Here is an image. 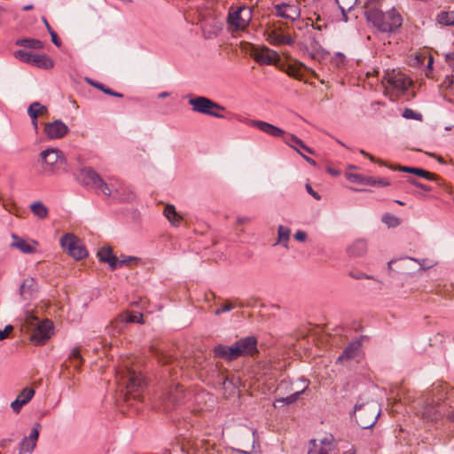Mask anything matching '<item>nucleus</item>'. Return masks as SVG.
I'll return each instance as SVG.
<instances>
[{
    "label": "nucleus",
    "instance_id": "46",
    "mask_svg": "<svg viewBox=\"0 0 454 454\" xmlns=\"http://www.w3.org/2000/svg\"><path fill=\"white\" fill-rule=\"evenodd\" d=\"M91 84L93 86H95L96 88L99 89L100 90H102L103 92H105L106 94H108V95H111V96H114V97H117V98H122V94L121 93L115 92V91L112 90L109 88H106L105 85H103V84H101L99 82H91Z\"/></svg>",
    "mask_w": 454,
    "mask_h": 454
},
{
    "label": "nucleus",
    "instance_id": "26",
    "mask_svg": "<svg viewBox=\"0 0 454 454\" xmlns=\"http://www.w3.org/2000/svg\"><path fill=\"white\" fill-rule=\"evenodd\" d=\"M99 261L107 262L112 270L118 267L117 257L113 254L111 247H102L98 252Z\"/></svg>",
    "mask_w": 454,
    "mask_h": 454
},
{
    "label": "nucleus",
    "instance_id": "50",
    "mask_svg": "<svg viewBox=\"0 0 454 454\" xmlns=\"http://www.w3.org/2000/svg\"><path fill=\"white\" fill-rule=\"evenodd\" d=\"M408 182L411 184V185H414L419 189H422L424 191H427V192H429L431 191V188L428 187L427 185L419 182L418 180L414 179V178H409L408 179Z\"/></svg>",
    "mask_w": 454,
    "mask_h": 454
},
{
    "label": "nucleus",
    "instance_id": "8",
    "mask_svg": "<svg viewBox=\"0 0 454 454\" xmlns=\"http://www.w3.org/2000/svg\"><path fill=\"white\" fill-rule=\"evenodd\" d=\"M253 17V9L251 7L231 6L228 12V23L234 27L236 30L246 29L251 22Z\"/></svg>",
    "mask_w": 454,
    "mask_h": 454
},
{
    "label": "nucleus",
    "instance_id": "30",
    "mask_svg": "<svg viewBox=\"0 0 454 454\" xmlns=\"http://www.w3.org/2000/svg\"><path fill=\"white\" fill-rule=\"evenodd\" d=\"M163 214L174 226H179L183 221V217L176 212V207L173 205H167L164 208Z\"/></svg>",
    "mask_w": 454,
    "mask_h": 454
},
{
    "label": "nucleus",
    "instance_id": "55",
    "mask_svg": "<svg viewBox=\"0 0 454 454\" xmlns=\"http://www.w3.org/2000/svg\"><path fill=\"white\" fill-rule=\"evenodd\" d=\"M50 35L51 37V42L57 46L59 47L61 45V40L58 36L57 33L53 31H50Z\"/></svg>",
    "mask_w": 454,
    "mask_h": 454
},
{
    "label": "nucleus",
    "instance_id": "33",
    "mask_svg": "<svg viewBox=\"0 0 454 454\" xmlns=\"http://www.w3.org/2000/svg\"><path fill=\"white\" fill-rule=\"evenodd\" d=\"M309 22H310V25L314 29L318 31L328 28V22L317 12H314L312 17L308 18V22L306 24L309 25Z\"/></svg>",
    "mask_w": 454,
    "mask_h": 454
},
{
    "label": "nucleus",
    "instance_id": "11",
    "mask_svg": "<svg viewBox=\"0 0 454 454\" xmlns=\"http://www.w3.org/2000/svg\"><path fill=\"white\" fill-rule=\"evenodd\" d=\"M182 449L187 454H219L215 450V443L205 439L188 440L183 444Z\"/></svg>",
    "mask_w": 454,
    "mask_h": 454
},
{
    "label": "nucleus",
    "instance_id": "4",
    "mask_svg": "<svg viewBox=\"0 0 454 454\" xmlns=\"http://www.w3.org/2000/svg\"><path fill=\"white\" fill-rule=\"evenodd\" d=\"M123 370L119 372L121 384L126 387L127 398H133L135 400H141L140 391L145 387V381L141 372L138 371L130 361H123Z\"/></svg>",
    "mask_w": 454,
    "mask_h": 454
},
{
    "label": "nucleus",
    "instance_id": "5",
    "mask_svg": "<svg viewBox=\"0 0 454 454\" xmlns=\"http://www.w3.org/2000/svg\"><path fill=\"white\" fill-rule=\"evenodd\" d=\"M422 416L428 420H437L446 416L454 421V392L449 393L445 400L441 401L438 398L427 403L422 411Z\"/></svg>",
    "mask_w": 454,
    "mask_h": 454
},
{
    "label": "nucleus",
    "instance_id": "49",
    "mask_svg": "<svg viewBox=\"0 0 454 454\" xmlns=\"http://www.w3.org/2000/svg\"><path fill=\"white\" fill-rule=\"evenodd\" d=\"M235 308V304L227 301L221 308L217 309L215 312V315H220L223 312H227Z\"/></svg>",
    "mask_w": 454,
    "mask_h": 454
},
{
    "label": "nucleus",
    "instance_id": "6",
    "mask_svg": "<svg viewBox=\"0 0 454 454\" xmlns=\"http://www.w3.org/2000/svg\"><path fill=\"white\" fill-rule=\"evenodd\" d=\"M380 414V407L375 401L356 403L354 409V418L362 428H370L377 421Z\"/></svg>",
    "mask_w": 454,
    "mask_h": 454
},
{
    "label": "nucleus",
    "instance_id": "63",
    "mask_svg": "<svg viewBox=\"0 0 454 454\" xmlns=\"http://www.w3.org/2000/svg\"><path fill=\"white\" fill-rule=\"evenodd\" d=\"M301 155L303 157V159H304L307 162H309V164H311L312 166H316V164H317V163H316V161H315L313 159H311V158H309V157H308V156H306V155H303V154H301Z\"/></svg>",
    "mask_w": 454,
    "mask_h": 454
},
{
    "label": "nucleus",
    "instance_id": "53",
    "mask_svg": "<svg viewBox=\"0 0 454 454\" xmlns=\"http://www.w3.org/2000/svg\"><path fill=\"white\" fill-rule=\"evenodd\" d=\"M155 355L158 356V360L162 364L170 363L171 357L164 355L162 352L160 353L158 350H155Z\"/></svg>",
    "mask_w": 454,
    "mask_h": 454
},
{
    "label": "nucleus",
    "instance_id": "57",
    "mask_svg": "<svg viewBox=\"0 0 454 454\" xmlns=\"http://www.w3.org/2000/svg\"><path fill=\"white\" fill-rule=\"evenodd\" d=\"M306 238H307V234L304 232V231H298L295 234H294V239L298 241H301V242H303L306 240Z\"/></svg>",
    "mask_w": 454,
    "mask_h": 454
},
{
    "label": "nucleus",
    "instance_id": "25",
    "mask_svg": "<svg viewBox=\"0 0 454 454\" xmlns=\"http://www.w3.org/2000/svg\"><path fill=\"white\" fill-rule=\"evenodd\" d=\"M123 324V323H139L143 324V314L138 312H129L126 311L125 313L120 314L118 317L112 322V325H117V324Z\"/></svg>",
    "mask_w": 454,
    "mask_h": 454
},
{
    "label": "nucleus",
    "instance_id": "23",
    "mask_svg": "<svg viewBox=\"0 0 454 454\" xmlns=\"http://www.w3.org/2000/svg\"><path fill=\"white\" fill-rule=\"evenodd\" d=\"M398 169L399 171H402V172H404V173H411V174H414L418 176H420V177H423V178H426L427 180H438L439 179V176L434 173H431L427 170H425L423 168H412V167H405V166H398V168H396Z\"/></svg>",
    "mask_w": 454,
    "mask_h": 454
},
{
    "label": "nucleus",
    "instance_id": "19",
    "mask_svg": "<svg viewBox=\"0 0 454 454\" xmlns=\"http://www.w3.org/2000/svg\"><path fill=\"white\" fill-rule=\"evenodd\" d=\"M184 397L183 387L179 384L175 385L167 393L163 399L165 411H170L175 405L178 404Z\"/></svg>",
    "mask_w": 454,
    "mask_h": 454
},
{
    "label": "nucleus",
    "instance_id": "7",
    "mask_svg": "<svg viewBox=\"0 0 454 454\" xmlns=\"http://www.w3.org/2000/svg\"><path fill=\"white\" fill-rule=\"evenodd\" d=\"M386 90L392 95L399 97L403 95L408 88L411 85V80L403 73H387L382 81Z\"/></svg>",
    "mask_w": 454,
    "mask_h": 454
},
{
    "label": "nucleus",
    "instance_id": "52",
    "mask_svg": "<svg viewBox=\"0 0 454 454\" xmlns=\"http://www.w3.org/2000/svg\"><path fill=\"white\" fill-rule=\"evenodd\" d=\"M37 321V317L32 311H27L26 314L25 322L27 325H33Z\"/></svg>",
    "mask_w": 454,
    "mask_h": 454
},
{
    "label": "nucleus",
    "instance_id": "31",
    "mask_svg": "<svg viewBox=\"0 0 454 454\" xmlns=\"http://www.w3.org/2000/svg\"><path fill=\"white\" fill-rule=\"evenodd\" d=\"M82 364L83 359L82 357L79 348H73L70 353L68 361L66 362L67 367L72 366L75 371H79Z\"/></svg>",
    "mask_w": 454,
    "mask_h": 454
},
{
    "label": "nucleus",
    "instance_id": "22",
    "mask_svg": "<svg viewBox=\"0 0 454 454\" xmlns=\"http://www.w3.org/2000/svg\"><path fill=\"white\" fill-rule=\"evenodd\" d=\"M39 436V431L36 427H34L31 430V433L28 437H24L22 442L20 444V453H27L31 452L35 445Z\"/></svg>",
    "mask_w": 454,
    "mask_h": 454
},
{
    "label": "nucleus",
    "instance_id": "14",
    "mask_svg": "<svg viewBox=\"0 0 454 454\" xmlns=\"http://www.w3.org/2000/svg\"><path fill=\"white\" fill-rule=\"evenodd\" d=\"M335 448L333 435H326L319 440H311L308 454H329Z\"/></svg>",
    "mask_w": 454,
    "mask_h": 454
},
{
    "label": "nucleus",
    "instance_id": "47",
    "mask_svg": "<svg viewBox=\"0 0 454 454\" xmlns=\"http://www.w3.org/2000/svg\"><path fill=\"white\" fill-rule=\"evenodd\" d=\"M309 45L311 48V50L317 53H318L322 51V45L320 43V40L316 38L315 36H312L311 38H309Z\"/></svg>",
    "mask_w": 454,
    "mask_h": 454
},
{
    "label": "nucleus",
    "instance_id": "54",
    "mask_svg": "<svg viewBox=\"0 0 454 454\" xmlns=\"http://www.w3.org/2000/svg\"><path fill=\"white\" fill-rule=\"evenodd\" d=\"M445 61L448 66L454 71V52L445 54Z\"/></svg>",
    "mask_w": 454,
    "mask_h": 454
},
{
    "label": "nucleus",
    "instance_id": "45",
    "mask_svg": "<svg viewBox=\"0 0 454 454\" xmlns=\"http://www.w3.org/2000/svg\"><path fill=\"white\" fill-rule=\"evenodd\" d=\"M342 13L345 15L346 11H350L357 3V0H336Z\"/></svg>",
    "mask_w": 454,
    "mask_h": 454
},
{
    "label": "nucleus",
    "instance_id": "2",
    "mask_svg": "<svg viewBox=\"0 0 454 454\" xmlns=\"http://www.w3.org/2000/svg\"><path fill=\"white\" fill-rule=\"evenodd\" d=\"M80 183L90 190L94 191L97 194H103L107 198L114 200H130L133 194H124L123 187L120 184L112 188L105 180L91 168H83L79 171Z\"/></svg>",
    "mask_w": 454,
    "mask_h": 454
},
{
    "label": "nucleus",
    "instance_id": "43",
    "mask_svg": "<svg viewBox=\"0 0 454 454\" xmlns=\"http://www.w3.org/2000/svg\"><path fill=\"white\" fill-rule=\"evenodd\" d=\"M366 251V243L363 240L356 241L350 247L349 253L353 255H361Z\"/></svg>",
    "mask_w": 454,
    "mask_h": 454
},
{
    "label": "nucleus",
    "instance_id": "58",
    "mask_svg": "<svg viewBox=\"0 0 454 454\" xmlns=\"http://www.w3.org/2000/svg\"><path fill=\"white\" fill-rule=\"evenodd\" d=\"M349 276H351L352 278H356V279H361V278H370L368 276H366L365 274H357V273H353L352 271L349 273Z\"/></svg>",
    "mask_w": 454,
    "mask_h": 454
},
{
    "label": "nucleus",
    "instance_id": "18",
    "mask_svg": "<svg viewBox=\"0 0 454 454\" xmlns=\"http://www.w3.org/2000/svg\"><path fill=\"white\" fill-rule=\"evenodd\" d=\"M252 56L256 62L262 65H270L278 59L277 52L267 47L254 48Z\"/></svg>",
    "mask_w": 454,
    "mask_h": 454
},
{
    "label": "nucleus",
    "instance_id": "40",
    "mask_svg": "<svg viewBox=\"0 0 454 454\" xmlns=\"http://www.w3.org/2000/svg\"><path fill=\"white\" fill-rule=\"evenodd\" d=\"M16 44L30 49H42L43 47V42L38 39H20L17 41Z\"/></svg>",
    "mask_w": 454,
    "mask_h": 454
},
{
    "label": "nucleus",
    "instance_id": "15",
    "mask_svg": "<svg viewBox=\"0 0 454 454\" xmlns=\"http://www.w3.org/2000/svg\"><path fill=\"white\" fill-rule=\"evenodd\" d=\"M276 15L286 20L294 21L301 16V10L297 4L282 3L274 6Z\"/></svg>",
    "mask_w": 454,
    "mask_h": 454
},
{
    "label": "nucleus",
    "instance_id": "36",
    "mask_svg": "<svg viewBox=\"0 0 454 454\" xmlns=\"http://www.w3.org/2000/svg\"><path fill=\"white\" fill-rule=\"evenodd\" d=\"M32 213L40 219H44L48 216V208L41 202L35 201L30 205Z\"/></svg>",
    "mask_w": 454,
    "mask_h": 454
},
{
    "label": "nucleus",
    "instance_id": "62",
    "mask_svg": "<svg viewBox=\"0 0 454 454\" xmlns=\"http://www.w3.org/2000/svg\"><path fill=\"white\" fill-rule=\"evenodd\" d=\"M290 140L294 143H295L297 145H299L300 144H301V140L300 138H298L297 137H295L294 135H290Z\"/></svg>",
    "mask_w": 454,
    "mask_h": 454
},
{
    "label": "nucleus",
    "instance_id": "1",
    "mask_svg": "<svg viewBox=\"0 0 454 454\" xmlns=\"http://www.w3.org/2000/svg\"><path fill=\"white\" fill-rule=\"evenodd\" d=\"M364 17L379 32L392 34L403 25V17L393 8L386 12L380 9L379 0H369L364 4Z\"/></svg>",
    "mask_w": 454,
    "mask_h": 454
},
{
    "label": "nucleus",
    "instance_id": "41",
    "mask_svg": "<svg viewBox=\"0 0 454 454\" xmlns=\"http://www.w3.org/2000/svg\"><path fill=\"white\" fill-rule=\"evenodd\" d=\"M139 261L140 258L135 256L121 255V258H117L118 267L134 266L137 265Z\"/></svg>",
    "mask_w": 454,
    "mask_h": 454
},
{
    "label": "nucleus",
    "instance_id": "44",
    "mask_svg": "<svg viewBox=\"0 0 454 454\" xmlns=\"http://www.w3.org/2000/svg\"><path fill=\"white\" fill-rule=\"evenodd\" d=\"M14 57L22 62L31 64L34 54L25 50H18L14 52Z\"/></svg>",
    "mask_w": 454,
    "mask_h": 454
},
{
    "label": "nucleus",
    "instance_id": "13",
    "mask_svg": "<svg viewBox=\"0 0 454 454\" xmlns=\"http://www.w3.org/2000/svg\"><path fill=\"white\" fill-rule=\"evenodd\" d=\"M42 163L45 170H52L58 164L66 161L63 153L57 148H49L40 153Z\"/></svg>",
    "mask_w": 454,
    "mask_h": 454
},
{
    "label": "nucleus",
    "instance_id": "28",
    "mask_svg": "<svg viewBox=\"0 0 454 454\" xmlns=\"http://www.w3.org/2000/svg\"><path fill=\"white\" fill-rule=\"evenodd\" d=\"M37 286L35 280L33 278H27L22 282L20 293L24 298L30 297L35 292H36Z\"/></svg>",
    "mask_w": 454,
    "mask_h": 454
},
{
    "label": "nucleus",
    "instance_id": "9",
    "mask_svg": "<svg viewBox=\"0 0 454 454\" xmlns=\"http://www.w3.org/2000/svg\"><path fill=\"white\" fill-rule=\"evenodd\" d=\"M189 104L192 106V110L196 113L211 115L217 118H224V116L216 111H224L225 108L213 100L205 97H197L191 98Z\"/></svg>",
    "mask_w": 454,
    "mask_h": 454
},
{
    "label": "nucleus",
    "instance_id": "29",
    "mask_svg": "<svg viewBox=\"0 0 454 454\" xmlns=\"http://www.w3.org/2000/svg\"><path fill=\"white\" fill-rule=\"evenodd\" d=\"M13 242L12 243V247L18 248L24 254H33L35 252V247L30 245L25 239L18 237L17 235H12Z\"/></svg>",
    "mask_w": 454,
    "mask_h": 454
},
{
    "label": "nucleus",
    "instance_id": "20",
    "mask_svg": "<svg viewBox=\"0 0 454 454\" xmlns=\"http://www.w3.org/2000/svg\"><path fill=\"white\" fill-rule=\"evenodd\" d=\"M35 390L32 387H25L18 395L17 398L11 403V407L15 413H19L23 405L27 404L34 396Z\"/></svg>",
    "mask_w": 454,
    "mask_h": 454
},
{
    "label": "nucleus",
    "instance_id": "51",
    "mask_svg": "<svg viewBox=\"0 0 454 454\" xmlns=\"http://www.w3.org/2000/svg\"><path fill=\"white\" fill-rule=\"evenodd\" d=\"M12 331L13 326L11 325H6L4 330L0 329V340L6 339Z\"/></svg>",
    "mask_w": 454,
    "mask_h": 454
},
{
    "label": "nucleus",
    "instance_id": "48",
    "mask_svg": "<svg viewBox=\"0 0 454 454\" xmlns=\"http://www.w3.org/2000/svg\"><path fill=\"white\" fill-rule=\"evenodd\" d=\"M403 116L406 119L421 120V114L414 112L412 109L405 108Z\"/></svg>",
    "mask_w": 454,
    "mask_h": 454
},
{
    "label": "nucleus",
    "instance_id": "56",
    "mask_svg": "<svg viewBox=\"0 0 454 454\" xmlns=\"http://www.w3.org/2000/svg\"><path fill=\"white\" fill-rule=\"evenodd\" d=\"M306 190L317 200H319L321 199L320 195L312 189V187H311V185L309 184H306Z\"/></svg>",
    "mask_w": 454,
    "mask_h": 454
},
{
    "label": "nucleus",
    "instance_id": "12",
    "mask_svg": "<svg viewBox=\"0 0 454 454\" xmlns=\"http://www.w3.org/2000/svg\"><path fill=\"white\" fill-rule=\"evenodd\" d=\"M53 327V323L51 320L44 319L41 321L36 325L31 334V341L36 346L43 345L52 335Z\"/></svg>",
    "mask_w": 454,
    "mask_h": 454
},
{
    "label": "nucleus",
    "instance_id": "64",
    "mask_svg": "<svg viewBox=\"0 0 454 454\" xmlns=\"http://www.w3.org/2000/svg\"><path fill=\"white\" fill-rule=\"evenodd\" d=\"M342 454H356V450L353 447H350L348 450H345Z\"/></svg>",
    "mask_w": 454,
    "mask_h": 454
},
{
    "label": "nucleus",
    "instance_id": "39",
    "mask_svg": "<svg viewBox=\"0 0 454 454\" xmlns=\"http://www.w3.org/2000/svg\"><path fill=\"white\" fill-rule=\"evenodd\" d=\"M291 231L289 228L283 225H279L278 228V241L277 243H283L287 247V242L289 240Z\"/></svg>",
    "mask_w": 454,
    "mask_h": 454
},
{
    "label": "nucleus",
    "instance_id": "21",
    "mask_svg": "<svg viewBox=\"0 0 454 454\" xmlns=\"http://www.w3.org/2000/svg\"><path fill=\"white\" fill-rule=\"evenodd\" d=\"M250 124L255 128H257L258 129H260L261 131L271 136V137H283L285 135V131L277 127V126H274L270 123H268L266 121H250Z\"/></svg>",
    "mask_w": 454,
    "mask_h": 454
},
{
    "label": "nucleus",
    "instance_id": "35",
    "mask_svg": "<svg viewBox=\"0 0 454 454\" xmlns=\"http://www.w3.org/2000/svg\"><path fill=\"white\" fill-rule=\"evenodd\" d=\"M45 113H47V107L39 102L32 103L27 109V114L32 120H36L38 116L44 114Z\"/></svg>",
    "mask_w": 454,
    "mask_h": 454
},
{
    "label": "nucleus",
    "instance_id": "42",
    "mask_svg": "<svg viewBox=\"0 0 454 454\" xmlns=\"http://www.w3.org/2000/svg\"><path fill=\"white\" fill-rule=\"evenodd\" d=\"M381 220L389 228L397 227L401 223V220H400L399 217H397V216H395V215H394L392 214H389V213L384 214L382 215Z\"/></svg>",
    "mask_w": 454,
    "mask_h": 454
},
{
    "label": "nucleus",
    "instance_id": "32",
    "mask_svg": "<svg viewBox=\"0 0 454 454\" xmlns=\"http://www.w3.org/2000/svg\"><path fill=\"white\" fill-rule=\"evenodd\" d=\"M436 22L440 26L450 27L454 26V11H442L435 18Z\"/></svg>",
    "mask_w": 454,
    "mask_h": 454
},
{
    "label": "nucleus",
    "instance_id": "34",
    "mask_svg": "<svg viewBox=\"0 0 454 454\" xmlns=\"http://www.w3.org/2000/svg\"><path fill=\"white\" fill-rule=\"evenodd\" d=\"M286 74L297 80H301L304 75V67L301 63H292L286 67Z\"/></svg>",
    "mask_w": 454,
    "mask_h": 454
},
{
    "label": "nucleus",
    "instance_id": "38",
    "mask_svg": "<svg viewBox=\"0 0 454 454\" xmlns=\"http://www.w3.org/2000/svg\"><path fill=\"white\" fill-rule=\"evenodd\" d=\"M304 389L301 390V391H296L295 393L286 396V397H281V398H278L275 400L274 402V406L275 407H281L282 405L284 404H290V403H293L294 402H296V400L298 399L299 395L303 393Z\"/></svg>",
    "mask_w": 454,
    "mask_h": 454
},
{
    "label": "nucleus",
    "instance_id": "3",
    "mask_svg": "<svg viewBox=\"0 0 454 454\" xmlns=\"http://www.w3.org/2000/svg\"><path fill=\"white\" fill-rule=\"evenodd\" d=\"M215 356L227 361H233L240 356H254L259 353L257 340L254 336H247L237 340L231 346L217 345L214 348Z\"/></svg>",
    "mask_w": 454,
    "mask_h": 454
},
{
    "label": "nucleus",
    "instance_id": "24",
    "mask_svg": "<svg viewBox=\"0 0 454 454\" xmlns=\"http://www.w3.org/2000/svg\"><path fill=\"white\" fill-rule=\"evenodd\" d=\"M267 41L272 45H290L293 43V39L289 35H283L276 30L268 33Z\"/></svg>",
    "mask_w": 454,
    "mask_h": 454
},
{
    "label": "nucleus",
    "instance_id": "17",
    "mask_svg": "<svg viewBox=\"0 0 454 454\" xmlns=\"http://www.w3.org/2000/svg\"><path fill=\"white\" fill-rule=\"evenodd\" d=\"M348 179L353 183H357L370 186L384 187L390 185V182L386 178H376L373 176H367L359 174H348Z\"/></svg>",
    "mask_w": 454,
    "mask_h": 454
},
{
    "label": "nucleus",
    "instance_id": "37",
    "mask_svg": "<svg viewBox=\"0 0 454 454\" xmlns=\"http://www.w3.org/2000/svg\"><path fill=\"white\" fill-rule=\"evenodd\" d=\"M358 353V346L356 344L348 345L342 352V354L338 357V361H347L353 359L356 356Z\"/></svg>",
    "mask_w": 454,
    "mask_h": 454
},
{
    "label": "nucleus",
    "instance_id": "10",
    "mask_svg": "<svg viewBox=\"0 0 454 454\" xmlns=\"http://www.w3.org/2000/svg\"><path fill=\"white\" fill-rule=\"evenodd\" d=\"M62 248L75 260H82L88 255V252L80 239L74 234L67 233L60 239Z\"/></svg>",
    "mask_w": 454,
    "mask_h": 454
},
{
    "label": "nucleus",
    "instance_id": "60",
    "mask_svg": "<svg viewBox=\"0 0 454 454\" xmlns=\"http://www.w3.org/2000/svg\"><path fill=\"white\" fill-rule=\"evenodd\" d=\"M290 140L294 143H295L297 145H299L300 144H301V140L300 138H298L297 137H295L294 135H290Z\"/></svg>",
    "mask_w": 454,
    "mask_h": 454
},
{
    "label": "nucleus",
    "instance_id": "59",
    "mask_svg": "<svg viewBox=\"0 0 454 454\" xmlns=\"http://www.w3.org/2000/svg\"><path fill=\"white\" fill-rule=\"evenodd\" d=\"M299 146L310 154L314 153L313 151L309 147H308L303 142H301V144H300Z\"/></svg>",
    "mask_w": 454,
    "mask_h": 454
},
{
    "label": "nucleus",
    "instance_id": "27",
    "mask_svg": "<svg viewBox=\"0 0 454 454\" xmlns=\"http://www.w3.org/2000/svg\"><path fill=\"white\" fill-rule=\"evenodd\" d=\"M31 65L40 68L51 69L54 66V61L45 54H34Z\"/></svg>",
    "mask_w": 454,
    "mask_h": 454
},
{
    "label": "nucleus",
    "instance_id": "61",
    "mask_svg": "<svg viewBox=\"0 0 454 454\" xmlns=\"http://www.w3.org/2000/svg\"><path fill=\"white\" fill-rule=\"evenodd\" d=\"M290 140L294 143H295L297 145H299L300 144H301V140L300 138H298L297 137H295L294 135H290Z\"/></svg>",
    "mask_w": 454,
    "mask_h": 454
},
{
    "label": "nucleus",
    "instance_id": "16",
    "mask_svg": "<svg viewBox=\"0 0 454 454\" xmlns=\"http://www.w3.org/2000/svg\"><path fill=\"white\" fill-rule=\"evenodd\" d=\"M44 132L51 139H59L69 132V129L62 121L56 120L45 124Z\"/></svg>",
    "mask_w": 454,
    "mask_h": 454
}]
</instances>
